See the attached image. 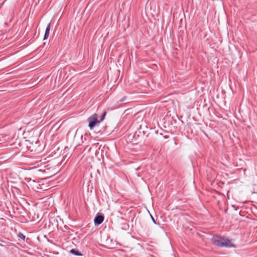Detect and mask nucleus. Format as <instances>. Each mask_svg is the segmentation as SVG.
<instances>
[{"mask_svg":"<svg viewBox=\"0 0 257 257\" xmlns=\"http://www.w3.org/2000/svg\"><path fill=\"white\" fill-rule=\"evenodd\" d=\"M151 217H152V219L153 221L155 224H156L157 223H156V220H155V219L154 218V217H153L152 216H151Z\"/></svg>","mask_w":257,"mask_h":257,"instance_id":"8","label":"nucleus"},{"mask_svg":"<svg viewBox=\"0 0 257 257\" xmlns=\"http://www.w3.org/2000/svg\"><path fill=\"white\" fill-rule=\"evenodd\" d=\"M104 220V217L102 215H97L94 220V223L96 225H99L102 223Z\"/></svg>","mask_w":257,"mask_h":257,"instance_id":"3","label":"nucleus"},{"mask_svg":"<svg viewBox=\"0 0 257 257\" xmlns=\"http://www.w3.org/2000/svg\"><path fill=\"white\" fill-rule=\"evenodd\" d=\"M212 241L214 244L220 247H231L233 246L230 240L217 235L213 236Z\"/></svg>","mask_w":257,"mask_h":257,"instance_id":"1","label":"nucleus"},{"mask_svg":"<svg viewBox=\"0 0 257 257\" xmlns=\"http://www.w3.org/2000/svg\"><path fill=\"white\" fill-rule=\"evenodd\" d=\"M125 98V97H123L122 99H120L121 101H123L124 100V99Z\"/></svg>","mask_w":257,"mask_h":257,"instance_id":"9","label":"nucleus"},{"mask_svg":"<svg viewBox=\"0 0 257 257\" xmlns=\"http://www.w3.org/2000/svg\"><path fill=\"white\" fill-rule=\"evenodd\" d=\"M0 245H1V246H2L3 245H2V244H1V243H0Z\"/></svg>","mask_w":257,"mask_h":257,"instance_id":"10","label":"nucleus"},{"mask_svg":"<svg viewBox=\"0 0 257 257\" xmlns=\"http://www.w3.org/2000/svg\"><path fill=\"white\" fill-rule=\"evenodd\" d=\"M70 252H71V253H72L74 255H78V256L82 255V254L80 252H79L78 251H77L74 249H71L70 251Z\"/></svg>","mask_w":257,"mask_h":257,"instance_id":"5","label":"nucleus"},{"mask_svg":"<svg viewBox=\"0 0 257 257\" xmlns=\"http://www.w3.org/2000/svg\"><path fill=\"white\" fill-rule=\"evenodd\" d=\"M19 237H20V238H21V239H23V240H24L25 238V236L23 234H20L19 235Z\"/></svg>","mask_w":257,"mask_h":257,"instance_id":"7","label":"nucleus"},{"mask_svg":"<svg viewBox=\"0 0 257 257\" xmlns=\"http://www.w3.org/2000/svg\"><path fill=\"white\" fill-rule=\"evenodd\" d=\"M106 114V112H104L103 113L102 116H101V118L100 119V120L99 121H100V122L102 121L104 119V117H105V116Z\"/></svg>","mask_w":257,"mask_h":257,"instance_id":"6","label":"nucleus"},{"mask_svg":"<svg viewBox=\"0 0 257 257\" xmlns=\"http://www.w3.org/2000/svg\"><path fill=\"white\" fill-rule=\"evenodd\" d=\"M50 30V23H49L46 27L44 39H43L44 40H46L48 38V37L49 36Z\"/></svg>","mask_w":257,"mask_h":257,"instance_id":"4","label":"nucleus"},{"mask_svg":"<svg viewBox=\"0 0 257 257\" xmlns=\"http://www.w3.org/2000/svg\"><path fill=\"white\" fill-rule=\"evenodd\" d=\"M89 127L90 129H92L95 125L99 123L100 121L97 119V114H94L90 116L88 118Z\"/></svg>","mask_w":257,"mask_h":257,"instance_id":"2","label":"nucleus"}]
</instances>
